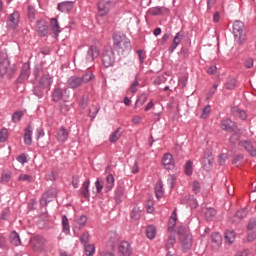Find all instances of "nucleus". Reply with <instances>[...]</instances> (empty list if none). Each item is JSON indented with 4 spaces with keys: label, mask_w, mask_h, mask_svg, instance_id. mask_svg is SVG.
<instances>
[{
    "label": "nucleus",
    "mask_w": 256,
    "mask_h": 256,
    "mask_svg": "<svg viewBox=\"0 0 256 256\" xmlns=\"http://www.w3.org/2000/svg\"><path fill=\"white\" fill-rule=\"evenodd\" d=\"M178 235L182 247V251H189L193 247V236L189 233V229L185 226L178 228Z\"/></svg>",
    "instance_id": "nucleus-1"
},
{
    "label": "nucleus",
    "mask_w": 256,
    "mask_h": 256,
    "mask_svg": "<svg viewBox=\"0 0 256 256\" xmlns=\"http://www.w3.org/2000/svg\"><path fill=\"white\" fill-rule=\"evenodd\" d=\"M114 49L118 51V53H125V51H129L131 49V42L128 40L127 36L121 33L114 34Z\"/></svg>",
    "instance_id": "nucleus-2"
},
{
    "label": "nucleus",
    "mask_w": 256,
    "mask_h": 256,
    "mask_svg": "<svg viewBox=\"0 0 256 256\" xmlns=\"http://www.w3.org/2000/svg\"><path fill=\"white\" fill-rule=\"evenodd\" d=\"M233 35L234 40L238 45H243L245 39H247V33L245 32V24L242 21L236 20L233 23Z\"/></svg>",
    "instance_id": "nucleus-3"
},
{
    "label": "nucleus",
    "mask_w": 256,
    "mask_h": 256,
    "mask_svg": "<svg viewBox=\"0 0 256 256\" xmlns=\"http://www.w3.org/2000/svg\"><path fill=\"white\" fill-rule=\"evenodd\" d=\"M114 0H99L98 3V14L100 17H105V15L109 14V11L111 10V3H113Z\"/></svg>",
    "instance_id": "nucleus-4"
},
{
    "label": "nucleus",
    "mask_w": 256,
    "mask_h": 256,
    "mask_svg": "<svg viewBox=\"0 0 256 256\" xmlns=\"http://www.w3.org/2000/svg\"><path fill=\"white\" fill-rule=\"evenodd\" d=\"M102 63L104 67H111L115 63V53L111 49L103 52Z\"/></svg>",
    "instance_id": "nucleus-5"
},
{
    "label": "nucleus",
    "mask_w": 256,
    "mask_h": 256,
    "mask_svg": "<svg viewBox=\"0 0 256 256\" xmlns=\"http://www.w3.org/2000/svg\"><path fill=\"white\" fill-rule=\"evenodd\" d=\"M118 253L120 256H131L133 253V249L131 248V244L127 241H123L118 246Z\"/></svg>",
    "instance_id": "nucleus-6"
},
{
    "label": "nucleus",
    "mask_w": 256,
    "mask_h": 256,
    "mask_svg": "<svg viewBox=\"0 0 256 256\" xmlns=\"http://www.w3.org/2000/svg\"><path fill=\"white\" fill-rule=\"evenodd\" d=\"M19 18V12H14L10 14L7 19L8 29H17V27H19Z\"/></svg>",
    "instance_id": "nucleus-7"
},
{
    "label": "nucleus",
    "mask_w": 256,
    "mask_h": 256,
    "mask_svg": "<svg viewBox=\"0 0 256 256\" xmlns=\"http://www.w3.org/2000/svg\"><path fill=\"white\" fill-rule=\"evenodd\" d=\"M162 165L168 170L175 169V160L173 159V155L171 153L164 154L162 157Z\"/></svg>",
    "instance_id": "nucleus-8"
},
{
    "label": "nucleus",
    "mask_w": 256,
    "mask_h": 256,
    "mask_svg": "<svg viewBox=\"0 0 256 256\" xmlns=\"http://www.w3.org/2000/svg\"><path fill=\"white\" fill-rule=\"evenodd\" d=\"M100 53L101 51L97 46H91L86 55V63H93V61L99 57Z\"/></svg>",
    "instance_id": "nucleus-9"
},
{
    "label": "nucleus",
    "mask_w": 256,
    "mask_h": 256,
    "mask_svg": "<svg viewBox=\"0 0 256 256\" xmlns=\"http://www.w3.org/2000/svg\"><path fill=\"white\" fill-rule=\"evenodd\" d=\"M36 30L40 37H45L48 33L47 22L44 19H40L36 22Z\"/></svg>",
    "instance_id": "nucleus-10"
},
{
    "label": "nucleus",
    "mask_w": 256,
    "mask_h": 256,
    "mask_svg": "<svg viewBox=\"0 0 256 256\" xmlns=\"http://www.w3.org/2000/svg\"><path fill=\"white\" fill-rule=\"evenodd\" d=\"M239 147H243L245 151L250 153L252 157H256V148L253 147V144H251V141L242 140L239 142Z\"/></svg>",
    "instance_id": "nucleus-11"
},
{
    "label": "nucleus",
    "mask_w": 256,
    "mask_h": 256,
    "mask_svg": "<svg viewBox=\"0 0 256 256\" xmlns=\"http://www.w3.org/2000/svg\"><path fill=\"white\" fill-rule=\"evenodd\" d=\"M73 1H65L58 4L57 9L61 11V13H69L73 9L74 6Z\"/></svg>",
    "instance_id": "nucleus-12"
},
{
    "label": "nucleus",
    "mask_w": 256,
    "mask_h": 256,
    "mask_svg": "<svg viewBox=\"0 0 256 256\" xmlns=\"http://www.w3.org/2000/svg\"><path fill=\"white\" fill-rule=\"evenodd\" d=\"M83 85V80L81 77L72 76L68 79V86L70 89H77Z\"/></svg>",
    "instance_id": "nucleus-13"
},
{
    "label": "nucleus",
    "mask_w": 256,
    "mask_h": 256,
    "mask_svg": "<svg viewBox=\"0 0 256 256\" xmlns=\"http://www.w3.org/2000/svg\"><path fill=\"white\" fill-rule=\"evenodd\" d=\"M235 127H236L235 122H233L229 118H226L221 122V129H223V131L231 132L235 130Z\"/></svg>",
    "instance_id": "nucleus-14"
},
{
    "label": "nucleus",
    "mask_w": 256,
    "mask_h": 256,
    "mask_svg": "<svg viewBox=\"0 0 256 256\" xmlns=\"http://www.w3.org/2000/svg\"><path fill=\"white\" fill-rule=\"evenodd\" d=\"M231 113L232 115H234V117H238V119H241L242 121H245V119H247V112L237 106L232 107Z\"/></svg>",
    "instance_id": "nucleus-15"
},
{
    "label": "nucleus",
    "mask_w": 256,
    "mask_h": 256,
    "mask_svg": "<svg viewBox=\"0 0 256 256\" xmlns=\"http://www.w3.org/2000/svg\"><path fill=\"white\" fill-rule=\"evenodd\" d=\"M211 243H212V247H214V249H219V247H221V245L223 244V237L221 236V234L219 233H214L211 235Z\"/></svg>",
    "instance_id": "nucleus-16"
},
{
    "label": "nucleus",
    "mask_w": 256,
    "mask_h": 256,
    "mask_svg": "<svg viewBox=\"0 0 256 256\" xmlns=\"http://www.w3.org/2000/svg\"><path fill=\"white\" fill-rule=\"evenodd\" d=\"M69 138V131H67V129H65V127H61L56 135V139L57 141H59L60 143H65V141Z\"/></svg>",
    "instance_id": "nucleus-17"
},
{
    "label": "nucleus",
    "mask_w": 256,
    "mask_h": 256,
    "mask_svg": "<svg viewBox=\"0 0 256 256\" xmlns=\"http://www.w3.org/2000/svg\"><path fill=\"white\" fill-rule=\"evenodd\" d=\"M24 143L25 145H31L33 143V128L28 126L24 130Z\"/></svg>",
    "instance_id": "nucleus-18"
},
{
    "label": "nucleus",
    "mask_w": 256,
    "mask_h": 256,
    "mask_svg": "<svg viewBox=\"0 0 256 256\" xmlns=\"http://www.w3.org/2000/svg\"><path fill=\"white\" fill-rule=\"evenodd\" d=\"M183 39V33L178 32L176 33L173 42L171 44V46L169 47V52L173 53V51H175V49H177L179 43H181V40Z\"/></svg>",
    "instance_id": "nucleus-19"
},
{
    "label": "nucleus",
    "mask_w": 256,
    "mask_h": 256,
    "mask_svg": "<svg viewBox=\"0 0 256 256\" xmlns=\"http://www.w3.org/2000/svg\"><path fill=\"white\" fill-rule=\"evenodd\" d=\"M87 225V216H80L74 221V232Z\"/></svg>",
    "instance_id": "nucleus-20"
},
{
    "label": "nucleus",
    "mask_w": 256,
    "mask_h": 256,
    "mask_svg": "<svg viewBox=\"0 0 256 256\" xmlns=\"http://www.w3.org/2000/svg\"><path fill=\"white\" fill-rule=\"evenodd\" d=\"M248 213L249 212L245 208L238 210L233 218V222L239 223V221H241V219H245V217H247Z\"/></svg>",
    "instance_id": "nucleus-21"
},
{
    "label": "nucleus",
    "mask_w": 256,
    "mask_h": 256,
    "mask_svg": "<svg viewBox=\"0 0 256 256\" xmlns=\"http://www.w3.org/2000/svg\"><path fill=\"white\" fill-rule=\"evenodd\" d=\"M31 67L29 66V63H25L22 66V70L20 73V79L21 81H25V79H27L31 73L30 71Z\"/></svg>",
    "instance_id": "nucleus-22"
},
{
    "label": "nucleus",
    "mask_w": 256,
    "mask_h": 256,
    "mask_svg": "<svg viewBox=\"0 0 256 256\" xmlns=\"http://www.w3.org/2000/svg\"><path fill=\"white\" fill-rule=\"evenodd\" d=\"M51 83H53V78H51V75L45 74L44 76H42L40 80V85L42 87H51Z\"/></svg>",
    "instance_id": "nucleus-23"
},
{
    "label": "nucleus",
    "mask_w": 256,
    "mask_h": 256,
    "mask_svg": "<svg viewBox=\"0 0 256 256\" xmlns=\"http://www.w3.org/2000/svg\"><path fill=\"white\" fill-rule=\"evenodd\" d=\"M115 187V177L112 174H109L106 177V186L105 189L107 192L111 191Z\"/></svg>",
    "instance_id": "nucleus-24"
},
{
    "label": "nucleus",
    "mask_w": 256,
    "mask_h": 256,
    "mask_svg": "<svg viewBox=\"0 0 256 256\" xmlns=\"http://www.w3.org/2000/svg\"><path fill=\"white\" fill-rule=\"evenodd\" d=\"M224 237H225L226 243H228V245H232L235 242V231L226 230Z\"/></svg>",
    "instance_id": "nucleus-25"
},
{
    "label": "nucleus",
    "mask_w": 256,
    "mask_h": 256,
    "mask_svg": "<svg viewBox=\"0 0 256 256\" xmlns=\"http://www.w3.org/2000/svg\"><path fill=\"white\" fill-rule=\"evenodd\" d=\"M8 69H9V60L4 59L0 61V77H3V75H7Z\"/></svg>",
    "instance_id": "nucleus-26"
},
{
    "label": "nucleus",
    "mask_w": 256,
    "mask_h": 256,
    "mask_svg": "<svg viewBox=\"0 0 256 256\" xmlns=\"http://www.w3.org/2000/svg\"><path fill=\"white\" fill-rule=\"evenodd\" d=\"M10 243L15 245V247H19V245H21V238H19V234L17 232H11Z\"/></svg>",
    "instance_id": "nucleus-27"
},
{
    "label": "nucleus",
    "mask_w": 256,
    "mask_h": 256,
    "mask_svg": "<svg viewBox=\"0 0 256 256\" xmlns=\"http://www.w3.org/2000/svg\"><path fill=\"white\" fill-rule=\"evenodd\" d=\"M50 27L55 35H59V33H61L59 22L57 21L56 18H52L50 20Z\"/></svg>",
    "instance_id": "nucleus-28"
},
{
    "label": "nucleus",
    "mask_w": 256,
    "mask_h": 256,
    "mask_svg": "<svg viewBox=\"0 0 256 256\" xmlns=\"http://www.w3.org/2000/svg\"><path fill=\"white\" fill-rule=\"evenodd\" d=\"M89 185H91V181L86 180L81 188V193L85 199H89Z\"/></svg>",
    "instance_id": "nucleus-29"
},
{
    "label": "nucleus",
    "mask_w": 256,
    "mask_h": 256,
    "mask_svg": "<svg viewBox=\"0 0 256 256\" xmlns=\"http://www.w3.org/2000/svg\"><path fill=\"white\" fill-rule=\"evenodd\" d=\"M155 235H157V229L155 226L150 225L146 228V237L148 239H155Z\"/></svg>",
    "instance_id": "nucleus-30"
},
{
    "label": "nucleus",
    "mask_w": 256,
    "mask_h": 256,
    "mask_svg": "<svg viewBox=\"0 0 256 256\" xmlns=\"http://www.w3.org/2000/svg\"><path fill=\"white\" fill-rule=\"evenodd\" d=\"M175 225H177V209H175L172 212V215H171V217L169 219V222H168L169 229H173V227H175Z\"/></svg>",
    "instance_id": "nucleus-31"
},
{
    "label": "nucleus",
    "mask_w": 256,
    "mask_h": 256,
    "mask_svg": "<svg viewBox=\"0 0 256 256\" xmlns=\"http://www.w3.org/2000/svg\"><path fill=\"white\" fill-rule=\"evenodd\" d=\"M119 139H121V129L118 128L110 135L109 141L110 143H116V141H119Z\"/></svg>",
    "instance_id": "nucleus-32"
},
{
    "label": "nucleus",
    "mask_w": 256,
    "mask_h": 256,
    "mask_svg": "<svg viewBox=\"0 0 256 256\" xmlns=\"http://www.w3.org/2000/svg\"><path fill=\"white\" fill-rule=\"evenodd\" d=\"M202 163L206 171H211V167H213V158L204 157Z\"/></svg>",
    "instance_id": "nucleus-33"
},
{
    "label": "nucleus",
    "mask_w": 256,
    "mask_h": 256,
    "mask_svg": "<svg viewBox=\"0 0 256 256\" xmlns=\"http://www.w3.org/2000/svg\"><path fill=\"white\" fill-rule=\"evenodd\" d=\"M155 193L157 199H161V197H163V182L159 181L156 183Z\"/></svg>",
    "instance_id": "nucleus-34"
},
{
    "label": "nucleus",
    "mask_w": 256,
    "mask_h": 256,
    "mask_svg": "<svg viewBox=\"0 0 256 256\" xmlns=\"http://www.w3.org/2000/svg\"><path fill=\"white\" fill-rule=\"evenodd\" d=\"M215 215H217V211L214 208H207L205 211V217L208 221L214 219Z\"/></svg>",
    "instance_id": "nucleus-35"
},
{
    "label": "nucleus",
    "mask_w": 256,
    "mask_h": 256,
    "mask_svg": "<svg viewBox=\"0 0 256 256\" xmlns=\"http://www.w3.org/2000/svg\"><path fill=\"white\" fill-rule=\"evenodd\" d=\"M131 218L134 219V221H139V219H141V208L139 207L133 208L131 212Z\"/></svg>",
    "instance_id": "nucleus-36"
},
{
    "label": "nucleus",
    "mask_w": 256,
    "mask_h": 256,
    "mask_svg": "<svg viewBox=\"0 0 256 256\" xmlns=\"http://www.w3.org/2000/svg\"><path fill=\"white\" fill-rule=\"evenodd\" d=\"M9 139V130L7 128H2L0 130V143H5Z\"/></svg>",
    "instance_id": "nucleus-37"
},
{
    "label": "nucleus",
    "mask_w": 256,
    "mask_h": 256,
    "mask_svg": "<svg viewBox=\"0 0 256 256\" xmlns=\"http://www.w3.org/2000/svg\"><path fill=\"white\" fill-rule=\"evenodd\" d=\"M84 251L87 256L95 255V246L93 244L84 245Z\"/></svg>",
    "instance_id": "nucleus-38"
},
{
    "label": "nucleus",
    "mask_w": 256,
    "mask_h": 256,
    "mask_svg": "<svg viewBox=\"0 0 256 256\" xmlns=\"http://www.w3.org/2000/svg\"><path fill=\"white\" fill-rule=\"evenodd\" d=\"M95 78V76L93 75V72L89 71V72H86L81 80H82V84L83 83H89L90 81H93V79Z\"/></svg>",
    "instance_id": "nucleus-39"
},
{
    "label": "nucleus",
    "mask_w": 256,
    "mask_h": 256,
    "mask_svg": "<svg viewBox=\"0 0 256 256\" xmlns=\"http://www.w3.org/2000/svg\"><path fill=\"white\" fill-rule=\"evenodd\" d=\"M53 101H61V98L63 97V90L60 88H56L53 92Z\"/></svg>",
    "instance_id": "nucleus-40"
},
{
    "label": "nucleus",
    "mask_w": 256,
    "mask_h": 256,
    "mask_svg": "<svg viewBox=\"0 0 256 256\" xmlns=\"http://www.w3.org/2000/svg\"><path fill=\"white\" fill-rule=\"evenodd\" d=\"M149 15H161L163 13L162 7H153L148 10Z\"/></svg>",
    "instance_id": "nucleus-41"
},
{
    "label": "nucleus",
    "mask_w": 256,
    "mask_h": 256,
    "mask_svg": "<svg viewBox=\"0 0 256 256\" xmlns=\"http://www.w3.org/2000/svg\"><path fill=\"white\" fill-rule=\"evenodd\" d=\"M62 226H63V231L65 233H69L70 231L69 220L66 218V216L62 217Z\"/></svg>",
    "instance_id": "nucleus-42"
},
{
    "label": "nucleus",
    "mask_w": 256,
    "mask_h": 256,
    "mask_svg": "<svg viewBox=\"0 0 256 256\" xmlns=\"http://www.w3.org/2000/svg\"><path fill=\"white\" fill-rule=\"evenodd\" d=\"M147 102V95L142 94L141 96H139V98L136 100V107H139L141 105H145V103Z\"/></svg>",
    "instance_id": "nucleus-43"
},
{
    "label": "nucleus",
    "mask_w": 256,
    "mask_h": 256,
    "mask_svg": "<svg viewBox=\"0 0 256 256\" xmlns=\"http://www.w3.org/2000/svg\"><path fill=\"white\" fill-rule=\"evenodd\" d=\"M185 173L187 175H193V162L187 161L185 164Z\"/></svg>",
    "instance_id": "nucleus-44"
},
{
    "label": "nucleus",
    "mask_w": 256,
    "mask_h": 256,
    "mask_svg": "<svg viewBox=\"0 0 256 256\" xmlns=\"http://www.w3.org/2000/svg\"><path fill=\"white\" fill-rule=\"evenodd\" d=\"M236 85H237V80H235L234 78H230L226 82V89H235Z\"/></svg>",
    "instance_id": "nucleus-45"
},
{
    "label": "nucleus",
    "mask_w": 256,
    "mask_h": 256,
    "mask_svg": "<svg viewBox=\"0 0 256 256\" xmlns=\"http://www.w3.org/2000/svg\"><path fill=\"white\" fill-rule=\"evenodd\" d=\"M21 117H23V112L17 111L12 115L13 123H19L21 121Z\"/></svg>",
    "instance_id": "nucleus-46"
},
{
    "label": "nucleus",
    "mask_w": 256,
    "mask_h": 256,
    "mask_svg": "<svg viewBox=\"0 0 256 256\" xmlns=\"http://www.w3.org/2000/svg\"><path fill=\"white\" fill-rule=\"evenodd\" d=\"M35 8L33 6L28 7V19L29 21H35Z\"/></svg>",
    "instance_id": "nucleus-47"
},
{
    "label": "nucleus",
    "mask_w": 256,
    "mask_h": 256,
    "mask_svg": "<svg viewBox=\"0 0 256 256\" xmlns=\"http://www.w3.org/2000/svg\"><path fill=\"white\" fill-rule=\"evenodd\" d=\"M18 181H27L28 183H31V181H33V176L27 175V174H21L18 177Z\"/></svg>",
    "instance_id": "nucleus-48"
},
{
    "label": "nucleus",
    "mask_w": 256,
    "mask_h": 256,
    "mask_svg": "<svg viewBox=\"0 0 256 256\" xmlns=\"http://www.w3.org/2000/svg\"><path fill=\"white\" fill-rule=\"evenodd\" d=\"M209 113H211V106H205L202 111L201 118L207 119L209 117Z\"/></svg>",
    "instance_id": "nucleus-49"
},
{
    "label": "nucleus",
    "mask_w": 256,
    "mask_h": 256,
    "mask_svg": "<svg viewBox=\"0 0 256 256\" xmlns=\"http://www.w3.org/2000/svg\"><path fill=\"white\" fill-rule=\"evenodd\" d=\"M176 181H177V178L175 177V175H169L168 176L167 182H168L169 187L171 189H173V187H175Z\"/></svg>",
    "instance_id": "nucleus-50"
},
{
    "label": "nucleus",
    "mask_w": 256,
    "mask_h": 256,
    "mask_svg": "<svg viewBox=\"0 0 256 256\" xmlns=\"http://www.w3.org/2000/svg\"><path fill=\"white\" fill-rule=\"evenodd\" d=\"M95 187H96L97 193H101V191H103V180L98 178L95 182Z\"/></svg>",
    "instance_id": "nucleus-51"
},
{
    "label": "nucleus",
    "mask_w": 256,
    "mask_h": 256,
    "mask_svg": "<svg viewBox=\"0 0 256 256\" xmlns=\"http://www.w3.org/2000/svg\"><path fill=\"white\" fill-rule=\"evenodd\" d=\"M80 241L84 246L88 245L87 243H89V233L88 232L83 233L82 236L80 237Z\"/></svg>",
    "instance_id": "nucleus-52"
},
{
    "label": "nucleus",
    "mask_w": 256,
    "mask_h": 256,
    "mask_svg": "<svg viewBox=\"0 0 256 256\" xmlns=\"http://www.w3.org/2000/svg\"><path fill=\"white\" fill-rule=\"evenodd\" d=\"M137 87H139V80H135L132 85L130 86V93H132L134 95V93H137Z\"/></svg>",
    "instance_id": "nucleus-53"
},
{
    "label": "nucleus",
    "mask_w": 256,
    "mask_h": 256,
    "mask_svg": "<svg viewBox=\"0 0 256 256\" xmlns=\"http://www.w3.org/2000/svg\"><path fill=\"white\" fill-rule=\"evenodd\" d=\"M192 191H193V193H195V194H197V193H199V192L201 191V185L199 184V182L194 181V182L192 183Z\"/></svg>",
    "instance_id": "nucleus-54"
},
{
    "label": "nucleus",
    "mask_w": 256,
    "mask_h": 256,
    "mask_svg": "<svg viewBox=\"0 0 256 256\" xmlns=\"http://www.w3.org/2000/svg\"><path fill=\"white\" fill-rule=\"evenodd\" d=\"M188 205H190L191 209H197V200L193 196H189Z\"/></svg>",
    "instance_id": "nucleus-55"
},
{
    "label": "nucleus",
    "mask_w": 256,
    "mask_h": 256,
    "mask_svg": "<svg viewBox=\"0 0 256 256\" xmlns=\"http://www.w3.org/2000/svg\"><path fill=\"white\" fill-rule=\"evenodd\" d=\"M175 237H169L168 240H167V243H166V248L167 249H171L173 247V245H175Z\"/></svg>",
    "instance_id": "nucleus-56"
},
{
    "label": "nucleus",
    "mask_w": 256,
    "mask_h": 256,
    "mask_svg": "<svg viewBox=\"0 0 256 256\" xmlns=\"http://www.w3.org/2000/svg\"><path fill=\"white\" fill-rule=\"evenodd\" d=\"M227 159H229V156H227V154H221V155L219 156V160H218L219 165H225V161H226Z\"/></svg>",
    "instance_id": "nucleus-57"
},
{
    "label": "nucleus",
    "mask_w": 256,
    "mask_h": 256,
    "mask_svg": "<svg viewBox=\"0 0 256 256\" xmlns=\"http://www.w3.org/2000/svg\"><path fill=\"white\" fill-rule=\"evenodd\" d=\"M217 0H207V10L211 11L215 7Z\"/></svg>",
    "instance_id": "nucleus-58"
},
{
    "label": "nucleus",
    "mask_w": 256,
    "mask_h": 256,
    "mask_svg": "<svg viewBox=\"0 0 256 256\" xmlns=\"http://www.w3.org/2000/svg\"><path fill=\"white\" fill-rule=\"evenodd\" d=\"M42 137H45V131H43V129H37V131H36V139H37V141L42 139Z\"/></svg>",
    "instance_id": "nucleus-59"
},
{
    "label": "nucleus",
    "mask_w": 256,
    "mask_h": 256,
    "mask_svg": "<svg viewBox=\"0 0 256 256\" xmlns=\"http://www.w3.org/2000/svg\"><path fill=\"white\" fill-rule=\"evenodd\" d=\"M17 161L22 165H25V163H27V156H25V154H21L17 157Z\"/></svg>",
    "instance_id": "nucleus-60"
},
{
    "label": "nucleus",
    "mask_w": 256,
    "mask_h": 256,
    "mask_svg": "<svg viewBox=\"0 0 256 256\" xmlns=\"http://www.w3.org/2000/svg\"><path fill=\"white\" fill-rule=\"evenodd\" d=\"M255 226H256V221L255 219H250L249 223H248V226H247V229L249 231L255 229Z\"/></svg>",
    "instance_id": "nucleus-61"
},
{
    "label": "nucleus",
    "mask_w": 256,
    "mask_h": 256,
    "mask_svg": "<svg viewBox=\"0 0 256 256\" xmlns=\"http://www.w3.org/2000/svg\"><path fill=\"white\" fill-rule=\"evenodd\" d=\"M208 75H215L217 73V66H210L207 70Z\"/></svg>",
    "instance_id": "nucleus-62"
},
{
    "label": "nucleus",
    "mask_w": 256,
    "mask_h": 256,
    "mask_svg": "<svg viewBox=\"0 0 256 256\" xmlns=\"http://www.w3.org/2000/svg\"><path fill=\"white\" fill-rule=\"evenodd\" d=\"M138 57L140 59V63H143V61H145V52H143V50H138L137 51Z\"/></svg>",
    "instance_id": "nucleus-63"
},
{
    "label": "nucleus",
    "mask_w": 256,
    "mask_h": 256,
    "mask_svg": "<svg viewBox=\"0 0 256 256\" xmlns=\"http://www.w3.org/2000/svg\"><path fill=\"white\" fill-rule=\"evenodd\" d=\"M9 179H11V173L10 172H3L2 181H5L7 183V181H9Z\"/></svg>",
    "instance_id": "nucleus-64"
}]
</instances>
